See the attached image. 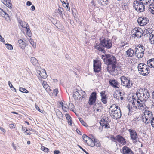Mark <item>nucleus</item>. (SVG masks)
I'll use <instances>...</instances> for the list:
<instances>
[{"label": "nucleus", "instance_id": "nucleus-10", "mask_svg": "<svg viewBox=\"0 0 154 154\" xmlns=\"http://www.w3.org/2000/svg\"><path fill=\"white\" fill-rule=\"evenodd\" d=\"M97 94L95 92H93L91 94L89 99L88 103L90 105L94 104L96 100Z\"/></svg>", "mask_w": 154, "mask_h": 154}, {"label": "nucleus", "instance_id": "nucleus-24", "mask_svg": "<svg viewBox=\"0 0 154 154\" xmlns=\"http://www.w3.org/2000/svg\"><path fill=\"white\" fill-rule=\"evenodd\" d=\"M31 62L35 66H38L39 65L37 60L34 57H31Z\"/></svg>", "mask_w": 154, "mask_h": 154}, {"label": "nucleus", "instance_id": "nucleus-40", "mask_svg": "<svg viewBox=\"0 0 154 154\" xmlns=\"http://www.w3.org/2000/svg\"><path fill=\"white\" fill-rule=\"evenodd\" d=\"M19 90L21 92L26 93L29 92V91L27 90L22 87H20Z\"/></svg>", "mask_w": 154, "mask_h": 154}, {"label": "nucleus", "instance_id": "nucleus-29", "mask_svg": "<svg viewBox=\"0 0 154 154\" xmlns=\"http://www.w3.org/2000/svg\"><path fill=\"white\" fill-rule=\"evenodd\" d=\"M44 72L42 71V72L39 71L40 73H39V74L42 78L45 79L47 77V75L45 71L44 70Z\"/></svg>", "mask_w": 154, "mask_h": 154}, {"label": "nucleus", "instance_id": "nucleus-39", "mask_svg": "<svg viewBox=\"0 0 154 154\" xmlns=\"http://www.w3.org/2000/svg\"><path fill=\"white\" fill-rule=\"evenodd\" d=\"M8 84L12 91L15 92H16V89L13 86L12 84L10 81L8 82Z\"/></svg>", "mask_w": 154, "mask_h": 154}, {"label": "nucleus", "instance_id": "nucleus-2", "mask_svg": "<svg viewBox=\"0 0 154 154\" xmlns=\"http://www.w3.org/2000/svg\"><path fill=\"white\" fill-rule=\"evenodd\" d=\"M100 43H97L94 48L96 49L103 53L105 52L104 48L109 49L111 48L112 45V41L110 39H106L105 38H100Z\"/></svg>", "mask_w": 154, "mask_h": 154}, {"label": "nucleus", "instance_id": "nucleus-4", "mask_svg": "<svg viewBox=\"0 0 154 154\" xmlns=\"http://www.w3.org/2000/svg\"><path fill=\"white\" fill-rule=\"evenodd\" d=\"M109 112L111 117L114 119L117 120L121 117L122 115L120 108L115 104L112 105L110 106Z\"/></svg>", "mask_w": 154, "mask_h": 154}, {"label": "nucleus", "instance_id": "nucleus-23", "mask_svg": "<svg viewBox=\"0 0 154 154\" xmlns=\"http://www.w3.org/2000/svg\"><path fill=\"white\" fill-rule=\"evenodd\" d=\"M19 45V47L23 50L25 49L26 47L25 43L22 40L20 39L18 40Z\"/></svg>", "mask_w": 154, "mask_h": 154}, {"label": "nucleus", "instance_id": "nucleus-63", "mask_svg": "<svg viewBox=\"0 0 154 154\" xmlns=\"http://www.w3.org/2000/svg\"><path fill=\"white\" fill-rule=\"evenodd\" d=\"M60 153V151L58 150H55L54 151V154H59Z\"/></svg>", "mask_w": 154, "mask_h": 154}, {"label": "nucleus", "instance_id": "nucleus-35", "mask_svg": "<svg viewBox=\"0 0 154 154\" xmlns=\"http://www.w3.org/2000/svg\"><path fill=\"white\" fill-rule=\"evenodd\" d=\"M153 5L152 3L150 4L149 6V10L153 14H154V9H153Z\"/></svg>", "mask_w": 154, "mask_h": 154}, {"label": "nucleus", "instance_id": "nucleus-33", "mask_svg": "<svg viewBox=\"0 0 154 154\" xmlns=\"http://www.w3.org/2000/svg\"><path fill=\"white\" fill-rule=\"evenodd\" d=\"M94 142L95 144V146H96L97 147H100L101 146L99 141L98 140L94 139Z\"/></svg>", "mask_w": 154, "mask_h": 154}, {"label": "nucleus", "instance_id": "nucleus-59", "mask_svg": "<svg viewBox=\"0 0 154 154\" xmlns=\"http://www.w3.org/2000/svg\"><path fill=\"white\" fill-rule=\"evenodd\" d=\"M35 108L37 110L39 111L40 112H41V113H42V110H40L39 107L37 105L35 104Z\"/></svg>", "mask_w": 154, "mask_h": 154}, {"label": "nucleus", "instance_id": "nucleus-13", "mask_svg": "<svg viewBox=\"0 0 154 154\" xmlns=\"http://www.w3.org/2000/svg\"><path fill=\"white\" fill-rule=\"evenodd\" d=\"M102 108V104L100 102H98L97 103H95L94 107V111L98 112H101Z\"/></svg>", "mask_w": 154, "mask_h": 154}, {"label": "nucleus", "instance_id": "nucleus-47", "mask_svg": "<svg viewBox=\"0 0 154 154\" xmlns=\"http://www.w3.org/2000/svg\"><path fill=\"white\" fill-rule=\"evenodd\" d=\"M60 104L61 105L63 109L65 111H66L68 110V108L66 107V106L63 105V103H61V102H60Z\"/></svg>", "mask_w": 154, "mask_h": 154}, {"label": "nucleus", "instance_id": "nucleus-56", "mask_svg": "<svg viewBox=\"0 0 154 154\" xmlns=\"http://www.w3.org/2000/svg\"><path fill=\"white\" fill-rule=\"evenodd\" d=\"M3 12H5L2 9L0 8V15L2 17H4V13H3Z\"/></svg>", "mask_w": 154, "mask_h": 154}, {"label": "nucleus", "instance_id": "nucleus-26", "mask_svg": "<svg viewBox=\"0 0 154 154\" xmlns=\"http://www.w3.org/2000/svg\"><path fill=\"white\" fill-rule=\"evenodd\" d=\"M3 3L9 8H11L12 4L10 0H5L2 2Z\"/></svg>", "mask_w": 154, "mask_h": 154}, {"label": "nucleus", "instance_id": "nucleus-22", "mask_svg": "<svg viewBox=\"0 0 154 154\" xmlns=\"http://www.w3.org/2000/svg\"><path fill=\"white\" fill-rule=\"evenodd\" d=\"M79 96L80 94L78 91H77V90H75L74 91V94L73 95V96L74 97L75 99L78 100H80V99Z\"/></svg>", "mask_w": 154, "mask_h": 154}, {"label": "nucleus", "instance_id": "nucleus-62", "mask_svg": "<svg viewBox=\"0 0 154 154\" xmlns=\"http://www.w3.org/2000/svg\"><path fill=\"white\" fill-rule=\"evenodd\" d=\"M136 99H134V100H133V101L132 102V104L133 105V106H136Z\"/></svg>", "mask_w": 154, "mask_h": 154}, {"label": "nucleus", "instance_id": "nucleus-52", "mask_svg": "<svg viewBox=\"0 0 154 154\" xmlns=\"http://www.w3.org/2000/svg\"><path fill=\"white\" fill-rule=\"evenodd\" d=\"M151 126L154 128V117L152 118L150 121Z\"/></svg>", "mask_w": 154, "mask_h": 154}, {"label": "nucleus", "instance_id": "nucleus-15", "mask_svg": "<svg viewBox=\"0 0 154 154\" xmlns=\"http://www.w3.org/2000/svg\"><path fill=\"white\" fill-rule=\"evenodd\" d=\"M117 142L122 145H125L126 144V140L120 135H117Z\"/></svg>", "mask_w": 154, "mask_h": 154}, {"label": "nucleus", "instance_id": "nucleus-11", "mask_svg": "<svg viewBox=\"0 0 154 154\" xmlns=\"http://www.w3.org/2000/svg\"><path fill=\"white\" fill-rule=\"evenodd\" d=\"M149 21L148 18L144 17H141L138 18L137 22L140 26H144L147 24Z\"/></svg>", "mask_w": 154, "mask_h": 154}, {"label": "nucleus", "instance_id": "nucleus-8", "mask_svg": "<svg viewBox=\"0 0 154 154\" xmlns=\"http://www.w3.org/2000/svg\"><path fill=\"white\" fill-rule=\"evenodd\" d=\"M153 118L152 112L150 111H145L144 115L143 116V121L146 124H149L150 122Z\"/></svg>", "mask_w": 154, "mask_h": 154}, {"label": "nucleus", "instance_id": "nucleus-7", "mask_svg": "<svg viewBox=\"0 0 154 154\" xmlns=\"http://www.w3.org/2000/svg\"><path fill=\"white\" fill-rule=\"evenodd\" d=\"M121 81V85L127 88L131 87L133 85L132 81H130V79L128 77L122 76L120 78Z\"/></svg>", "mask_w": 154, "mask_h": 154}, {"label": "nucleus", "instance_id": "nucleus-25", "mask_svg": "<svg viewBox=\"0 0 154 154\" xmlns=\"http://www.w3.org/2000/svg\"><path fill=\"white\" fill-rule=\"evenodd\" d=\"M65 116L67 120H68V124L71 126L72 124V118L71 117L70 115L69 114H66L65 115Z\"/></svg>", "mask_w": 154, "mask_h": 154}, {"label": "nucleus", "instance_id": "nucleus-57", "mask_svg": "<svg viewBox=\"0 0 154 154\" xmlns=\"http://www.w3.org/2000/svg\"><path fill=\"white\" fill-rule=\"evenodd\" d=\"M61 1L63 4H65V5L68 4V3L67 0H61Z\"/></svg>", "mask_w": 154, "mask_h": 154}, {"label": "nucleus", "instance_id": "nucleus-28", "mask_svg": "<svg viewBox=\"0 0 154 154\" xmlns=\"http://www.w3.org/2000/svg\"><path fill=\"white\" fill-rule=\"evenodd\" d=\"M94 140L90 138L86 143L89 146L94 147L95 146V144L94 143Z\"/></svg>", "mask_w": 154, "mask_h": 154}, {"label": "nucleus", "instance_id": "nucleus-43", "mask_svg": "<svg viewBox=\"0 0 154 154\" xmlns=\"http://www.w3.org/2000/svg\"><path fill=\"white\" fill-rule=\"evenodd\" d=\"M5 46L7 48L8 50H11L13 49V47L12 45L8 43L5 44Z\"/></svg>", "mask_w": 154, "mask_h": 154}, {"label": "nucleus", "instance_id": "nucleus-31", "mask_svg": "<svg viewBox=\"0 0 154 154\" xmlns=\"http://www.w3.org/2000/svg\"><path fill=\"white\" fill-rule=\"evenodd\" d=\"M137 47L139 48H138L139 49V50H140V52L144 53L145 49L144 46L140 44H139L138 45Z\"/></svg>", "mask_w": 154, "mask_h": 154}, {"label": "nucleus", "instance_id": "nucleus-42", "mask_svg": "<svg viewBox=\"0 0 154 154\" xmlns=\"http://www.w3.org/2000/svg\"><path fill=\"white\" fill-rule=\"evenodd\" d=\"M105 92L106 91H103L100 93L101 98H107L106 97V95L105 94Z\"/></svg>", "mask_w": 154, "mask_h": 154}, {"label": "nucleus", "instance_id": "nucleus-44", "mask_svg": "<svg viewBox=\"0 0 154 154\" xmlns=\"http://www.w3.org/2000/svg\"><path fill=\"white\" fill-rule=\"evenodd\" d=\"M20 25L22 27L25 28L28 26H29L26 22L24 21H23V22L21 23V24Z\"/></svg>", "mask_w": 154, "mask_h": 154}, {"label": "nucleus", "instance_id": "nucleus-1", "mask_svg": "<svg viewBox=\"0 0 154 154\" xmlns=\"http://www.w3.org/2000/svg\"><path fill=\"white\" fill-rule=\"evenodd\" d=\"M101 57L105 63L107 65H112L110 69L109 67H107V69L108 71L114 72V75L118 73L117 69H119V67L116 65V59L114 56L109 54H105L102 55Z\"/></svg>", "mask_w": 154, "mask_h": 154}, {"label": "nucleus", "instance_id": "nucleus-36", "mask_svg": "<svg viewBox=\"0 0 154 154\" xmlns=\"http://www.w3.org/2000/svg\"><path fill=\"white\" fill-rule=\"evenodd\" d=\"M26 31L27 34L30 37L31 36V33L29 26H28L26 27Z\"/></svg>", "mask_w": 154, "mask_h": 154}, {"label": "nucleus", "instance_id": "nucleus-45", "mask_svg": "<svg viewBox=\"0 0 154 154\" xmlns=\"http://www.w3.org/2000/svg\"><path fill=\"white\" fill-rule=\"evenodd\" d=\"M79 119L80 122L83 125L85 126H86L87 125V123L84 122L82 118H79Z\"/></svg>", "mask_w": 154, "mask_h": 154}, {"label": "nucleus", "instance_id": "nucleus-16", "mask_svg": "<svg viewBox=\"0 0 154 154\" xmlns=\"http://www.w3.org/2000/svg\"><path fill=\"white\" fill-rule=\"evenodd\" d=\"M63 9L61 7H59L55 11V15L58 17H61L63 19Z\"/></svg>", "mask_w": 154, "mask_h": 154}, {"label": "nucleus", "instance_id": "nucleus-18", "mask_svg": "<svg viewBox=\"0 0 154 154\" xmlns=\"http://www.w3.org/2000/svg\"><path fill=\"white\" fill-rule=\"evenodd\" d=\"M122 153L123 154H134L133 152L129 147L126 146H124L122 148Z\"/></svg>", "mask_w": 154, "mask_h": 154}, {"label": "nucleus", "instance_id": "nucleus-32", "mask_svg": "<svg viewBox=\"0 0 154 154\" xmlns=\"http://www.w3.org/2000/svg\"><path fill=\"white\" fill-rule=\"evenodd\" d=\"M149 42L152 44L154 45V34L150 35L149 38Z\"/></svg>", "mask_w": 154, "mask_h": 154}, {"label": "nucleus", "instance_id": "nucleus-17", "mask_svg": "<svg viewBox=\"0 0 154 154\" xmlns=\"http://www.w3.org/2000/svg\"><path fill=\"white\" fill-rule=\"evenodd\" d=\"M109 83L110 85L115 88H119V83L115 79L109 80Z\"/></svg>", "mask_w": 154, "mask_h": 154}, {"label": "nucleus", "instance_id": "nucleus-37", "mask_svg": "<svg viewBox=\"0 0 154 154\" xmlns=\"http://www.w3.org/2000/svg\"><path fill=\"white\" fill-rule=\"evenodd\" d=\"M83 139L84 141L87 143L90 137H89L85 134H83L82 136Z\"/></svg>", "mask_w": 154, "mask_h": 154}, {"label": "nucleus", "instance_id": "nucleus-30", "mask_svg": "<svg viewBox=\"0 0 154 154\" xmlns=\"http://www.w3.org/2000/svg\"><path fill=\"white\" fill-rule=\"evenodd\" d=\"M78 91L80 94V99L82 100V98L85 97L86 93L85 91H82L79 90Z\"/></svg>", "mask_w": 154, "mask_h": 154}, {"label": "nucleus", "instance_id": "nucleus-41", "mask_svg": "<svg viewBox=\"0 0 154 154\" xmlns=\"http://www.w3.org/2000/svg\"><path fill=\"white\" fill-rule=\"evenodd\" d=\"M41 149L46 153H48L49 151L48 149L43 146H41Z\"/></svg>", "mask_w": 154, "mask_h": 154}, {"label": "nucleus", "instance_id": "nucleus-50", "mask_svg": "<svg viewBox=\"0 0 154 154\" xmlns=\"http://www.w3.org/2000/svg\"><path fill=\"white\" fill-rule=\"evenodd\" d=\"M149 30H150V28H148V30L146 29L144 31V32H145L146 31V34H149L150 35L152 34V32L151 31L150 32L149 31Z\"/></svg>", "mask_w": 154, "mask_h": 154}, {"label": "nucleus", "instance_id": "nucleus-21", "mask_svg": "<svg viewBox=\"0 0 154 154\" xmlns=\"http://www.w3.org/2000/svg\"><path fill=\"white\" fill-rule=\"evenodd\" d=\"M136 50L135 51V54L137 57L138 58H142L143 56L144 53L141 52L139 51V49L138 48H136Z\"/></svg>", "mask_w": 154, "mask_h": 154}, {"label": "nucleus", "instance_id": "nucleus-6", "mask_svg": "<svg viewBox=\"0 0 154 154\" xmlns=\"http://www.w3.org/2000/svg\"><path fill=\"white\" fill-rule=\"evenodd\" d=\"M143 2L135 0L134 2L133 6L135 10L139 12H143L145 10V6Z\"/></svg>", "mask_w": 154, "mask_h": 154}, {"label": "nucleus", "instance_id": "nucleus-60", "mask_svg": "<svg viewBox=\"0 0 154 154\" xmlns=\"http://www.w3.org/2000/svg\"><path fill=\"white\" fill-rule=\"evenodd\" d=\"M3 13H4V15L3 17L6 18L7 17H9L8 15L6 12H3Z\"/></svg>", "mask_w": 154, "mask_h": 154}, {"label": "nucleus", "instance_id": "nucleus-51", "mask_svg": "<svg viewBox=\"0 0 154 154\" xmlns=\"http://www.w3.org/2000/svg\"><path fill=\"white\" fill-rule=\"evenodd\" d=\"M42 85L45 89L47 87H48L49 85L47 84V82H43Z\"/></svg>", "mask_w": 154, "mask_h": 154}, {"label": "nucleus", "instance_id": "nucleus-49", "mask_svg": "<svg viewBox=\"0 0 154 154\" xmlns=\"http://www.w3.org/2000/svg\"><path fill=\"white\" fill-rule=\"evenodd\" d=\"M140 1H143L144 4H148L150 3L151 0H139Z\"/></svg>", "mask_w": 154, "mask_h": 154}, {"label": "nucleus", "instance_id": "nucleus-34", "mask_svg": "<svg viewBox=\"0 0 154 154\" xmlns=\"http://www.w3.org/2000/svg\"><path fill=\"white\" fill-rule=\"evenodd\" d=\"M110 140L112 142H116V144L118 143L117 142V136L116 137H114L113 135H112L110 137Z\"/></svg>", "mask_w": 154, "mask_h": 154}, {"label": "nucleus", "instance_id": "nucleus-55", "mask_svg": "<svg viewBox=\"0 0 154 154\" xmlns=\"http://www.w3.org/2000/svg\"><path fill=\"white\" fill-rule=\"evenodd\" d=\"M134 30L136 31V33H137L140 31H142V32H143V30H142L141 28L137 29V28H135Z\"/></svg>", "mask_w": 154, "mask_h": 154}, {"label": "nucleus", "instance_id": "nucleus-3", "mask_svg": "<svg viewBox=\"0 0 154 154\" xmlns=\"http://www.w3.org/2000/svg\"><path fill=\"white\" fill-rule=\"evenodd\" d=\"M136 95L137 98L141 102L146 101L150 96L149 91L144 88H141L138 90Z\"/></svg>", "mask_w": 154, "mask_h": 154}, {"label": "nucleus", "instance_id": "nucleus-61", "mask_svg": "<svg viewBox=\"0 0 154 154\" xmlns=\"http://www.w3.org/2000/svg\"><path fill=\"white\" fill-rule=\"evenodd\" d=\"M0 41L3 42L4 43L5 42L4 38H3L1 36H0Z\"/></svg>", "mask_w": 154, "mask_h": 154}, {"label": "nucleus", "instance_id": "nucleus-27", "mask_svg": "<svg viewBox=\"0 0 154 154\" xmlns=\"http://www.w3.org/2000/svg\"><path fill=\"white\" fill-rule=\"evenodd\" d=\"M147 64L148 66L154 67V58L148 60Z\"/></svg>", "mask_w": 154, "mask_h": 154}, {"label": "nucleus", "instance_id": "nucleus-12", "mask_svg": "<svg viewBox=\"0 0 154 154\" xmlns=\"http://www.w3.org/2000/svg\"><path fill=\"white\" fill-rule=\"evenodd\" d=\"M94 69L95 72H98L101 70V65L100 63L94 60Z\"/></svg>", "mask_w": 154, "mask_h": 154}, {"label": "nucleus", "instance_id": "nucleus-54", "mask_svg": "<svg viewBox=\"0 0 154 154\" xmlns=\"http://www.w3.org/2000/svg\"><path fill=\"white\" fill-rule=\"evenodd\" d=\"M45 89L46 90V91L48 93H50V92L51 91H52L51 89V88L49 86H48V87H47Z\"/></svg>", "mask_w": 154, "mask_h": 154}, {"label": "nucleus", "instance_id": "nucleus-20", "mask_svg": "<svg viewBox=\"0 0 154 154\" xmlns=\"http://www.w3.org/2000/svg\"><path fill=\"white\" fill-rule=\"evenodd\" d=\"M138 100H139L138 99L136 100V106H134V107L135 108V109H139L141 107L144 108V103H143L142 102L140 103V102Z\"/></svg>", "mask_w": 154, "mask_h": 154}, {"label": "nucleus", "instance_id": "nucleus-58", "mask_svg": "<svg viewBox=\"0 0 154 154\" xmlns=\"http://www.w3.org/2000/svg\"><path fill=\"white\" fill-rule=\"evenodd\" d=\"M58 92V91L57 88L55 89L53 91V93L54 94H55L56 95L57 94Z\"/></svg>", "mask_w": 154, "mask_h": 154}, {"label": "nucleus", "instance_id": "nucleus-9", "mask_svg": "<svg viewBox=\"0 0 154 154\" xmlns=\"http://www.w3.org/2000/svg\"><path fill=\"white\" fill-rule=\"evenodd\" d=\"M110 122L108 117H104L100 120V124L103 128L108 129L110 128L109 123Z\"/></svg>", "mask_w": 154, "mask_h": 154}, {"label": "nucleus", "instance_id": "nucleus-38", "mask_svg": "<svg viewBox=\"0 0 154 154\" xmlns=\"http://www.w3.org/2000/svg\"><path fill=\"white\" fill-rule=\"evenodd\" d=\"M143 32L142 31H140L137 33H136L134 35L135 37H137V38H140L143 35Z\"/></svg>", "mask_w": 154, "mask_h": 154}, {"label": "nucleus", "instance_id": "nucleus-64", "mask_svg": "<svg viewBox=\"0 0 154 154\" xmlns=\"http://www.w3.org/2000/svg\"><path fill=\"white\" fill-rule=\"evenodd\" d=\"M32 5V2L29 1H28L26 2V5L27 6H30L31 5Z\"/></svg>", "mask_w": 154, "mask_h": 154}, {"label": "nucleus", "instance_id": "nucleus-5", "mask_svg": "<svg viewBox=\"0 0 154 154\" xmlns=\"http://www.w3.org/2000/svg\"><path fill=\"white\" fill-rule=\"evenodd\" d=\"M149 67L143 63L139 64L138 68L139 73L143 76L147 75L150 72Z\"/></svg>", "mask_w": 154, "mask_h": 154}, {"label": "nucleus", "instance_id": "nucleus-53", "mask_svg": "<svg viewBox=\"0 0 154 154\" xmlns=\"http://www.w3.org/2000/svg\"><path fill=\"white\" fill-rule=\"evenodd\" d=\"M101 101L103 103H104V104H106L107 103V98H101Z\"/></svg>", "mask_w": 154, "mask_h": 154}, {"label": "nucleus", "instance_id": "nucleus-14", "mask_svg": "<svg viewBox=\"0 0 154 154\" xmlns=\"http://www.w3.org/2000/svg\"><path fill=\"white\" fill-rule=\"evenodd\" d=\"M130 133L131 138L133 140H136L138 138L137 132L135 130L129 129L128 130Z\"/></svg>", "mask_w": 154, "mask_h": 154}, {"label": "nucleus", "instance_id": "nucleus-48", "mask_svg": "<svg viewBox=\"0 0 154 154\" xmlns=\"http://www.w3.org/2000/svg\"><path fill=\"white\" fill-rule=\"evenodd\" d=\"M29 42L31 44V45L34 48H35L36 47V43L34 42L32 40L30 39Z\"/></svg>", "mask_w": 154, "mask_h": 154}, {"label": "nucleus", "instance_id": "nucleus-19", "mask_svg": "<svg viewBox=\"0 0 154 154\" xmlns=\"http://www.w3.org/2000/svg\"><path fill=\"white\" fill-rule=\"evenodd\" d=\"M134 51L131 48H129L126 52V56L127 57H131L134 54Z\"/></svg>", "mask_w": 154, "mask_h": 154}, {"label": "nucleus", "instance_id": "nucleus-46", "mask_svg": "<svg viewBox=\"0 0 154 154\" xmlns=\"http://www.w3.org/2000/svg\"><path fill=\"white\" fill-rule=\"evenodd\" d=\"M127 107L128 109L129 110V113H131L133 112V109L132 107H131L130 105V104H128L127 106ZM129 115V114H128Z\"/></svg>", "mask_w": 154, "mask_h": 154}]
</instances>
